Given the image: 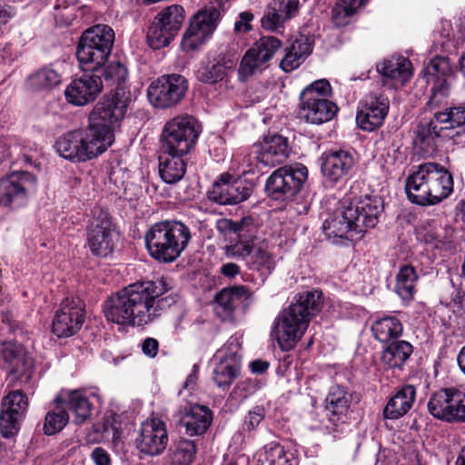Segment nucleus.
<instances>
[{
	"label": "nucleus",
	"mask_w": 465,
	"mask_h": 465,
	"mask_svg": "<svg viewBox=\"0 0 465 465\" xmlns=\"http://www.w3.org/2000/svg\"><path fill=\"white\" fill-rule=\"evenodd\" d=\"M102 89L103 82L99 75L84 74L71 81L64 95L69 104L83 106L95 100Z\"/></svg>",
	"instance_id": "obj_28"
},
{
	"label": "nucleus",
	"mask_w": 465,
	"mask_h": 465,
	"mask_svg": "<svg viewBox=\"0 0 465 465\" xmlns=\"http://www.w3.org/2000/svg\"><path fill=\"white\" fill-rule=\"evenodd\" d=\"M384 84L394 87L404 84L411 76V63L403 56L384 59L376 65Z\"/></svg>",
	"instance_id": "obj_31"
},
{
	"label": "nucleus",
	"mask_w": 465,
	"mask_h": 465,
	"mask_svg": "<svg viewBox=\"0 0 465 465\" xmlns=\"http://www.w3.org/2000/svg\"><path fill=\"white\" fill-rule=\"evenodd\" d=\"M321 306L322 292H306L298 294L294 302L279 313L273 322L271 335L282 351H289L295 347Z\"/></svg>",
	"instance_id": "obj_4"
},
{
	"label": "nucleus",
	"mask_w": 465,
	"mask_h": 465,
	"mask_svg": "<svg viewBox=\"0 0 465 465\" xmlns=\"http://www.w3.org/2000/svg\"><path fill=\"white\" fill-rule=\"evenodd\" d=\"M246 262L249 269L263 275L271 274L276 266L274 254L265 245L255 247Z\"/></svg>",
	"instance_id": "obj_43"
},
{
	"label": "nucleus",
	"mask_w": 465,
	"mask_h": 465,
	"mask_svg": "<svg viewBox=\"0 0 465 465\" xmlns=\"http://www.w3.org/2000/svg\"><path fill=\"white\" fill-rule=\"evenodd\" d=\"M457 362L460 371L465 375V345L460 350L457 356Z\"/></svg>",
	"instance_id": "obj_63"
},
{
	"label": "nucleus",
	"mask_w": 465,
	"mask_h": 465,
	"mask_svg": "<svg viewBox=\"0 0 465 465\" xmlns=\"http://www.w3.org/2000/svg\"><path fill=\"white\" fill-rule=\"evenodd\" d=\"M169 290L163 278L135 282L112 293L103 303V312L108 322L120 326L149 325L176 303V295H165Z\"/></svg>",
	"instance_id": "obj_1"
},
{
	"label": "nucleus",
	"mask_w": 465,
	"mask_h": 465,
	"mask_svg": "<svg viewBox=\"0 0 465 465\" xmlns=\"http://www.w3.org/2000/svg\"><path fill=\"white\" fill-rule=\"evenodd\" d=\"M234 221L231 219H221L217 222V229L223 233L232 232V230H236Z\"/></svg>",
	"instance_id": "obj_61"
},
{
	"label": "nucleus",
	"mask_w": 465,
	"mask_h": 465,
	"mask_svg": "<svg viewBox=\"0 0 465 465\" xmlns=\"http://www.w3.org/2000/svg\"><path fill=\"white\" fill-rule=\"evenodd\" d=\"M202 124L193 116L179 114L165 123L162 130V150L165 153L187 154L195 146Z\"/></svg>",
	"instance_id": "obj_9"
},
{
	"label": "nucleus",
	"mask_w": 465,
	"mask_h": 465,
	"mask_svg": "<svg viewBox=\"0 0 465 465\" xmlns=\"http://www.w3.org/2000/svg\"><path fill=\"white\" fill-rule=\"evenodd\" d=\"M428 411L436 419L447 422H465V388H443L433 392Z\"/></svg>",
	"instance_id": "obj_11"
},
{
	"label": "nucleus",
	"mask_w": 465,
	"mask_h": 465,
	"mask_svg": "<svg viewBox=\"0 0 465 465\" xmlns=\"http://www.w3.org/2000/svg\"><path fill=\"white\" fill-rule=\"evenodd\" d=\"M265 410L262 406H254L244 417L243 429L246 430H255L264 419Z\"/></svg>",
	"instance_id": "obj_53"
},
{
	"label": "nucleus",
	"mask_w": 465,
	"mask_h": 465,
	"mask_svg": "<svg viewBox=\"0 0 465 465\" xmlns=\"http://www.w3.org/2000/svg\"><path fill=\"white\" fill-rule=\"evenodd\" d=\"M250 368L253 373H262L269 368V363L262 360H256L250 363Z\"/></svg>",
	"instance_id": "obj_62"
},
{
	"label": "nucleus",
	"mask_w": 465,
	"mask_h": 465,
	"mask_svg": "<svg viewBox=\"0 0 465 465\" xmlns=\"http://www.w3.org/2000/svg\"><path fill=\"white\" fill-rule=\"evenodd\" d=\"M242 173H253L256 169L262 168V164L254 159L253 147L252 148L251 153L243 155L242 160Z\"/></svg>",
	"instance_id": "obj_56"
},
{
	"label": "nucleus",
	"mask_w": 465,
	"mask_h": 465,
	"mask_svg": "<svg viewBox=\"0 0 465 465\" xmlns=\"http://www.w3.org/2000/svg\"><path fill=\"white\" fill-rule=\"evenodd\" d=\"M28 409L27 396L21 390L10 391L4 397L0 409V432L5 438L15 435L20 421Z\"/></svg>",
	"instance_id": "obj_23"
},
{
	"label": "nucleus",
	"mask_w": 465,
	"mask_h": 465,
	"mask_svg": "<svg viewBox=\"0 0 465 465\" xmlns=\"http://www.w3.org/2000/svg\"><path fill=\"white\" fill-rule=\"evenodd\" d=\"M196 371H197V366L194 365L193 372L188 376V378L184 383V388L192 389L194 387L195 382H196V378H197Z\"/></svg>",
	"instance_id": "obj_64"
},
{
	"label": "nucleus",
	"mask_w": 465,
	"mask_h": 465,
	"mask_svg": "<svg viewBox=\"0 0 465 465\" xmlns=\"http://www.w3.org/2000/svg\"><path fill=\"white\" fill-rule=\"evenodd\" d=\"M325 409L329 422L333 425L334 431L345 423L351 404V396L341 386H332L325 400Z\"/></svg>",
	"instance_id": "obj_33"
},
{
	"label": "nucleus",
	"mask_w": 465,
	"mask_h": 465,
	"mask_svg": "<svg viewBox=\"0 0 465 465\" xmlns=\"http://www.w3.org/2000/svg\"><path fill=\"white\" fill-rule=\"evenodd\" d=\"M408 199L421 206L433 205L447 198L453 191L451 173L436 163L418 166L405 182Z\"/></svg>",
	"instance_id": "obj_5"
},
{
	"label": "nucleus",
	"mask_w": 465,
	"mask_h": 465,
	"mask_svg": "<svg viewBox=\"0 0 465 465\" xmlns=\"http://www.w3.org/2000/svg\"><path fill=\"white\" fill-rule=\"evenodd\" d=\"M308 176L307 168L296 163L276 169L266 180L265 192L274 200H287L296 195Z\"/></svg>",
	"instance_id": "obj_10"
},
{
	"label": "nucleus",
	"mask_w": 465,
	"mask_h": 465,
	"mask_svg": "<svg viewBox=\"0 0 465 465\" xmlns=\"http://www.w3.org/2000/svg\"><path fill=\"white\" fill-rule=\"evenodd\" d=\"M62 82L61 74L52 66H43L26 78V86L34 91L48 92Z\"/></svg>",
	"instance_id": "obj_39"
},
{
	"label": "nucleus",
	"mask_w": 465,
	"mask_h": 465,
	"mask_svg": "<svg viewBox=\"0 0 465 465\" xmlns=\"http://www.w3.org/2000/svg\"><path fill=\"white\" fill-rule=\"evenodd\" d=\"M289 151L288 139L278 134H268L259 143L253 144L254 159L262 166L268 168L285 162Z\"/></svg>",
	"instance_id": "obj_27"
},
{
	"label": "nucleus",
	"mask_w": 465,
	"mask_h": 465,
	"mask_svg": "<svg viewBox=\"0 0 465 465\" xmlns=\"http://www.w3.org/2000/svg\"><path fill=\"white\" fill-rule=\"evenodd\" d=\"M331 86L326 79L316 80L306 86L300 94V115L307 123L322 124L331 121L338 106L331 101Z\"/></svg>",
	"instance_id": "obj_8"
},
{
	"label": "nucleus",
	"mask_w": 465,
	"mask_h": 465,
	"mask_svg": "<svg viewBox=\"0 0 465 465\" xmlns=\"http://www.w3.org/2000/svg\"><path fill=\"white\" fill-rule=\"evenodd\" d=\"M282 46L281 40L275 36H262L257 40L242 58L238 68L239 80L244 82L265 68Z\"/></svg>",
	"instance_id": "obj_16"
},
{
	"label": "nucleus",
	"mask_w": 465,
	"mask_h": 465,
	"mask_svg": "<svg viewBox=\"0 0 465 465\" xmlns=\"http://www.w3.org/2000/svg\"><path fill=\"white\" fill-rule=\"evenodd\" d=\"M312 51V46L307 38L296 39L290 47L286 48L285 55L280 63L281 68L285 72L293 71Z\"/></svg>",
	"instance_id": "obj_40"
},
{
	"label": "nucleus",
	"mask_w": 465,
	"mask_h": 465,
	"mask_svg": "<svg viewBox=\"0 0 465 465\" xmlns=\"http://www.w3.org/2000/svg\"><path fill=\"white\" fill-rule=\"evenodd\" d=\"M56 19L64 20L65 23H69L74 19V6L68 5L65 1H57L54 5Z\"/></svg>",
	"instance_id": "obj_54"
},
{
	"label": "nucleus",
	"mask_w": 465,
	"mask_h": 465,
	"mask_svg": "<svg viewBox=\"0 0 465 465\" xmlns=\"http://www.w3.org/2000/svg\"><path fill=\"white\" fill-rule=\"evenodd\" d=\"M168 441L165 422L159 418L153 417L141 424L135 439V446L140 453L153 457L165 450Z\"/></svg>",
	"instance_id": "obj_20"
},
{
	"label": "nucleus",
	"mask_w": 465,
	"mask_h": 465,
	"mask_svg": "<svg viewBox=\"0 0 465 465\" xmlns=\"http://www.w3.org/2000/svg\"><path fill=\"white\" fill-rule=\"evenodd\" d=\"M443 131L440 123L436 122V114L427 124H421L418 130V139L428 146H435L434 140L441 135Z\"/></svg>",
	"instance_id": "obj_50"
},
{
	"label": "nucleus",
	"mask_w": 465,
	"mask_h": 465,
	"mask_svg": "<svg viewBox=\"0 0 465 465\" xmlns=\"http://www.w3.org/2000/svg\"><path fill=\"white\" fill-rule=\"evenodd\" d=\"M264 460L262 465H298L293 454L286 452L279 442L272 441L263 447Z\"/></svg>",
	"instance_id": "obj_45"
},
{
	"label": "nucleus",
	"mask_w": 465,
	"mask_h": 465,
	"mask_svg": "<svg viewBox=\"0 0 465 465\" xmlns=\"http://www.w3.org/2000/svg\"><path fill=\"white\" fill-rule=\"evenodd\" d=\"M159 350V342L156 339L148 337L142 343V351L149 358H154Z\"/></svg>",
	"instance_id": "obj_58"
},
{
	"label": "nucleus",
	"mask_w": 465,
	"mask_h": 465,
	"mask_svg": "<svg viewBox=\"0 0 465 465\" xmlns=\"http://www.w3.org/2000/svg\"><path fill=\"white\" fill-rule=\"evenodd\" d=\"M220 20V12L215 7H206L198 11L191 19L183 34L182 48L184 52H193L206 44L213 36Z\"/></svg>",
	"instance_id": "obj_13"
},
{
	"label": "nucleus",
	"mask_w": 465,
	"mask_h": 465,
	"mask_svg": "<svg viewBox=\"0 0 465 465\" xmlns=\"http://www.w3.org/2000/svg\"><path fill=\"white\" fill-rule=\"evenodd\" d=\"M103 76L108 85L115 86V90L110 95L104 97L101 102L113 101L114 104L118 105V102L122 101L121 95L124 93V96L128 95V99L124 103V117L127 108L132 102V93L125 84L128 76L127 68L120 61H114L103 70Z\"/></svg>",
	"instance_id": "obj_30"
},
{
	"label": "nucleus",
	"mask_w": 465,
	"mask_h": 465,
	"mask_svg": "<svg viewBox=\"0 0 465 465\" xmlns=\"http://www.w3.org/2000/svg\"><path fill=\"white\" fill-rule=\"evenodd\" d=\"M251 188L233 175L223 173L213 183L208 193L210 201L221 205H233L247 200L251 195Z\"/></svg>",
	"instance_id": "obj_24"
},
{
	"label": "nucleus",
	"mask_w": 465,
	"mask_h": 465,
	"mask_svg": "<svg viewBox=\"0 0 465 465\" xmlns=\"http://www.w3.org/2000/svg\"><path fill=\"white\" fill-rule=\"evenodd\" d=\"M240 272V266L233 262L224 263L220 268V272L228 278H234Z\"/></svg>",
	"instance_id": "obj_60"
},
{
	"label": "nucleus",
	"mask_w": 465,
	"mask_h": 465,
	"mask_svg": "<svg viewBox=\"0 0 465 465\" xmlns=\"http://www.w3.org/2000/svg\"><path fill=\"white\" fill-rule=\"evenodd\" d=\"M416 398V389L412 385L401 387L390 398L383 409V416L389 420H398L411 409Z\"/></svg>",
	"instance_id": "obj_35"
},
{
	"label": "nucleus",
	"mask_w": 465,
	"mask_h": 465,
	"mask_svg": "<svg viewBox=\"0 0 465 465\" xmlns=\"http://www.w3.org/2000/svg\"><path fill=\"white\" fill-rule=\"evenodd\" d=\"M238 64V56L231 51H221L213 56L209 55L195 71L196 79L206 84H215L226 81L233 74Z\"/></svg>",
	"instance_id": "obj_19"
},
{
	"label": "nucleus",
	"mask_w": 465,
	"mask_h": 465,
	"mask_svg": "<svg viewBox=\"0 0 465 465\" xmlns=\"http://www.w3.org/2000/svg\"><path fill=\"white\" fill-rule=\"evenodd\" d=\"M54 401L64 408L66 407L74 414L76 424L84 423L91 416L92 404L84 391H62Z\"/></svg>",
	"instance_id": "obj_34"
},
{
	"label": "nucleus",
	"mask_w": 465,
	"mask_h": 465,
	"mask_svg": "<svg viewBox=\"0 0 465 465\" xmlns=\"http://www.w3.org/2000/svg\"><path fill=\"white\" fill-rule=\"evenodd\" d=\"M184 18L185 12L180 5L163 8L155 15L148 28L149 45L155 50L168 45L182 27Z\"/></svg>",
	"instance_id": "obj_12"
},
{
	"label": "nucleus",
	"mask_w": 465,
	"mask_h": 465,
	"mask_svg": "<svg viewBox=\"0 0 465 465\" xmlns=\"http://www.w3.org/2000/svg\"><path fill=\"white\" fill-rule=\"evenodd\" d=\"M368 0H338L332 9V19L337 25L347 24L345 19L352 16Z\"/></svg>",
	"instance_id": "obj_48"
},
{
	"label": "nucleus",
	"mask_w": 465,
	"mask_h": 465,
	"mask_svg": "<svg viewBox=\"0 0 465 465\" xmlns=\"http://www.w3.org/2000/svg\"><path fill=\"white\" fill-rule=\"evenodd\" d=\"M241 344L238 338L231 337L216 352L219 362L213 370V381L223 389L227 390L238 376L240 371L239 351Z\"/></svg>",
	"instance_id": "obj_21"
},
{
	"label": "nucleus",
	"mask_w": 465,
	"mask_h": 465,
	"mask_svg": "<svg viewBox=\"0 0 465 465\" xmlns=\"http://www.w3.org/2000/svg\"><path fill=\"white\" fill-rule=\"evenodd\" d=\"M0 366L6 368L21 382L27 383L32 378L33 359L17 341L0 342Z\"/></svg>",
	"instance_id": "obj_22"
},
{
	"label": "nucleus",
	"mask_w": 465,
	"mask_h": 465,
	"mask_svg": "<svg viewBox=\"0 0 465 465\" xmlns=\"http://www.w3.org/2000/svg\"><path fill=\"white\" fill-rule=\"evenodd\" d=\"M234 224L237 230H232V232L236 233L238 238H252L250 235H247V232L250 231L249 227L252 225V219L250 216L234 221Z\"/></svg>",
	"instance_id": "obj_57"
},
{
	"label": "nucleus",
	"mask_w": 465,
	"mask_h": 465,
	"mask_svg": "<svg viewBox=\"0 0 465 465\" xmlns=\"http://www.w3.org/2000/svg\"><path fill=\"white\" fill-rule=\"evenodd\" d=\"M254 15L251 12H242L239 15V20H237L234 24V31L236 33H247L252 29L251 25L253 20Z\"/></svg>",
	"instance_id": "obj_55"
},
{
	"label": "nucleus",
	"mask_w": 465,
	"mask_h": 465,
	"mask_svg": "<svg viewBox=\"0 0 465 465\" xmlns=\"http://www.w3.org/2000/svg\"><path fill=\"white\" fill-rule=\"evenodd\" d=\"M188 90V81L181 74L162 75L147 89L150 103L158 108H170L179 104Z\"/></svg>",
	"instance_id": "obj_14"
},
{
	"label": "nucleus",
	"mask_w": 465,
	"mask_h": 465,
	"mask_svg": "<svg viewBox=\"0 0 465 465\" xmlns=\"http://www.w3.org/2000/svg\"><path fill=\"white\" fill-rule=\"evenodd\" d=\"M192 238L190 228L172 220L154 223L145 234L150 255L157 261L172 262L187 248Z\"/></svg>",
	"instance_id": "obj_6"
},
{
	"label": "nucleus",
	"mask_w": 465,
	"mask_h": 465,
	"mask_svg": "<svg viewBox=\"0 0 465 465\" xmlns=\"http://www.w3.org/2000/svg\"><path fill=\"white\" fill-rule=\"evenodd\" d=\"M185 154L165 153L162 150L159 157V173L166 183H176L185 174L186 163L183 157Z\"/></svg>",
	"instance_id": "obj_36"
},
{
	"label": "nucleus",
	"mask_w": 465,
	"mask_h": 465,
	"mask_svg": "<svg viewBox=\"0 0 465 465\" xmlns=\"http://www.w3.org/2000/svg\"><path fill=\"white\" fill-rule=\"evenodd\" d=\"M418 280L419 275L412 265L405 264L400 268L396 276L395 292L401 300H413Z\"/></svg>",
	"instance_id": "obj_41"
},
{
	"label": "nucleus",
	"mask_w": 465,
	"mask_h": 465,
	"mask_svg": "<svg viewBox=\"0 0 465 465\" xmlns=\"http://www.w3.org/2000/svg\"><path fill=\"white\" fill-rule=\"evenodd\" d=\"M435 114L436 122L440 124L443 130L454 129L465 124V106L449 107Z\"/></svg>",
	"instance_id": "obj_46"
},
{
	"label": "nucleus",
	"mask_w": 465,
	"mask_h": 465,
	"mask_svg": "<svg viewBox=\"0 0 465 465\" xmlns=\"http://www.w3.org/2000/svg\"><path fill=\"white\" fill-rule=\"evenodd\" d=\"M451 72L452 68L449 58L438 55L430 60L420 74L426 78L428 84L433 83L434 89L437 83L444 85L446 83L444 77L450 74Z\"/></svg>",
	"instance_id": "obj_42"
},
{
	"label": "nucleus",
	"mask_w": 465,
	"mask_h": 465,
	"mask_svg": "<svg viewBox=\"0 0 465 465\" xmlns=\"http://www.w3.org/2000/svg\"><path fill=\"white\" fill-rule=\"evenodd\" d=\"M254 249L252 238H238L224 247V254L230 259L249 260Z\"/></svg>",
	"instance_id": "obj_49"
},
{
	"label": "nucleus",
	"mask_w": 465,
	"mask_h": 465,
	"mask_svg": "<svg viewBox=\"0 0 465 465\" xmlns=\"http://www.w3.org/2000/svg\"><path fill=\"white\" fill-rule=\"evenodd\" d=\"M115 233L107 212L95 209L87 230V243L94 255L106 257L114 249Z\"/></svg>",
	"instance_id": "obj_17"
},
{
	"label": "nucleus",
	"mask_w": 465,
	"mask_h": 465,
	"mask_svg": "<svg viewBox=\"0 0 465 465\" xmlns=\"http://www.w3.org/2000/svg\"><path fill=\"white\" fill-rule=\"evenodd\" d=\"M285 21H287V19L278 11H274L273 7L269 5L268 10L262 16L261 23L263 29L273 32L282 27Z\"/></svg>",
	"instance_id": "obj_51"
},
{
	"label": "nucleus",
	"mask_w": 465,
	"mask_h": 465,
	"mask_svg": "<svg viewBox=\"0 0 465 465\" xmlns=\"http://www.w3.org/2000/svg\"><path fill=\"white\" fill-rule=\"evenodd\" d=\"M320 161L323 178L332 184L351 176L356 164L353 154L343 149L327 151Z\"/></svg>",
	"instance_id": "obj_25"
},
{
	"label": "nucleus",
	"mask_w": 465,
	"mask_h": 465,
	"mask_svg": "<svg viewBox=\"0 0 465 465\" xmlns=\"http://www.w3.org/2000/svg\"><path fill=\"white\" fill-rule=\"evenodd\" d=\"M69 415L61 404H57L54 410L49 411L45 419L44 433L54 435L61 431L68 423Z\"/></svg>",
	"instance_id": "obj_47"
},
{
	"label": "nucleus",
	"mask_w": 465,
	"mask_h": 465,
	"mask_svg": "<svg viewBox=\"0 0 465 465\" xmlns=\"http://www.w3.org/2000/svg\"><path fill=\"white\" fill-rule=\"evenodd\" d=\"M127 96L122 94L118 105L99 102L93 109L88 126L67 132L55 142L57 153L73 163H84L104 153L114 143V132L124 119Z\"/></svg>",
	"instance_id": "obj_2"
},
{
	"label": "nucleus",
	"mask_w": 465,
	"mask_h": 465,
	"mask_svg": "<svg viewBox=\"0 0 465 465\" xmlns=\"http://www.w3.org/2000/svg\"><path fill=\"white\" fill-rule=\"evenodd\" d=\"M176 415L180 425L185 428V432L189 436L203 434L213 421L211 410L197 404L189 409L184 408V411H179Z\"/></svg>",
	"instance_id": "obj_32"
},
{
	"label": "nucleus",
	"mask_w": 465,
	"mask_h": 465,
	"mask_svg": "<svg viewBox=\"0 0 465 465\" xmlns=\"http://www.w3.org/2000/svg\"><path fill=\"white\" fill-rule=\"evenodd\" d=\"M84 322V303L79 297H66L56 311L52 331L58 338L74 335Z\"/></svg>",
	"instance_id": "obj_18"
},
{
	"label": "nucleus",
	"mask_w": 465,
	"mask_h": 465,
	"mask_svg": "<svg viewBox=\"0 0 465 465\" xmlns=\"http://www.w3.org/2000/svg\"><path fill=\"white\" fill-rule=\"evenodd\" d=\"M91 458L95 465H111V459L109 453L101 447L94 449Z\"/></svg>",
	"instance_id": "obj_59"
},
{
	"label": "nucleus",
	"mask_w": 465,
	"mask_h": 465,
	"mask_svg": "<svg viewBox=\"0 0 465 465\" xmlns=\"http://www.w3.org/2000/svg\"><path fill=\"white\" fill-rule=\"evenodd\" d=\"M36 185L35 177L28 172H14L0 180V207L10 211L25 206L28 193Z\"/></svg>",
	"instance_id": "obj_15"
},
{
	"label": "nucleus",
	"mask_w": 465,
	"mask_h": 465,
	"mask_svg": "<svg viewBox=\"0 0 465 465\" xmlns=\"http://www.w3.org/2000/svg\"><path fill=\"white\" fill-rule=\"evenodd\" d=\"M197 451L194 440L180 439L171 450L170 465H192Z\"/></svg>",
	"instance_id": "obj_44"
},
{
	"label": "nucleus",
	"mask_w": 465,
	"mask_h": 465,
	"mask_svg": "<svg viewBox=\"0 0 465 465\" xmlns=\"http://www.w3.org/2000/svg\"><path fill=\"white\" fill-rule=\"evenodd\" d=\"M389 99L383 95L369 94L360 102L356 123L360 129L372 132L381 127L388 114Z\"/></svg>",
	"instance_id": "obj_26"
},
{
	"label": "nucleus",
	"mask_w": 465,
	"mask_h": 465,
	"mask_svg": "<svg viewBox=\"0 0 465 465\" xmlns=\"http://www.w3.org/2000/svg\"><path fill=\"white\" fill-rule=\"evenodd\" d=\"M382 212L383 201L379 195L356 196L351 192L323 222V233L332 243L341 239L360 240L369 228L376 226Z\"/></svg>",
	"instance_id": "obj_3"
},
{
	"label": "nucleus",
	"mask_w": 465,
	"mask_h": 465,
	"mask_svg": "<svg viewBox=\"0 0 465 465\" xmlns=\"http://www.w3.org/2000/svg\"><path fill=\"white\" fill-rule=\"evenodd\" d=\"M270 5L278 11L285 19L289 20L298 11L299 0H272Z\"/></svg>",
	"instance_id": "obj_52"
},
{
	"label": "nucleus",
	"mask_w": 465,
	"mask_h": 465,
	"mask_svg": "<svg viewBox=\"0 0 465 465\" xmlns=\"http://www.w3.org/2000/svg\"><path fill=\"white\" fill-rule=\"evenodd\" d=\"M252 294L245 286L223 288L214 298V312L222 321H231L236 308L246 305Z\"/></svg>",
	"instance_id": "obj_29"
},
{
	"label": "nucleus",
	"mask_w": 465,
	"mask_h": 465,
	"mask_svg": "<svg viewBox=\"0 0 465 465\" xmlns=\"http://www.w3.org/2000/svg\"><path fill=\"white\" fill-rule=\"evenodd\" d=\"M413 347L406 341H395L383 349L381 361L387 369H401L412 354Z\"/></svg>",
	"instance_id": "obj_38"
},
{
	"label": "nucleus",
	"mask_w": 465,
	"mask_h": 465,
	"mask_svg": "<svg viewBox=\"0 0 465 465\" xmlns=\"http://www.w3.org/2000/svg\"><path fill=\"white\" fill-rule=\"evenodd\" d=\"M371 330L377 341L385 343L400 338L403 332V325L398 317L384 315L372 322Z\"/></svg>",
	"instance_id": "obj_37"
},
{
	"label": "nucleus",
	"mask_w": 465,
	"mask_h": 465,
	"mask_svg": "<svg viewBox=\"0 0 465 465\" xmlns=\"http://www.w3.org/2000/svg\"><path fill=\"white\" fill-rule=\"evenodd\" d=\"M114 43V32L106 25H97L81 35L76 57L85 72H97L108 60Z\"/></svg>",
	"instance_id": "obj_7"
}]
</instances>
